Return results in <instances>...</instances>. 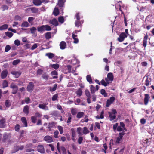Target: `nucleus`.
<instances>
[{
    "label": "nucleus",
    "mask_w": 154,
    "mask_h": 154,
    "mask_svg": "<svg viewBox=\"0 0 154 154\" xmlns=\"http://www.w3.org/2000/svg\"><path fill=\"white\" fill-rule=\"evenodd\" d=\"M117 113V111L116 109H112V112H108L110 120L112 121L116 118V114Z\"/></svg>",
    "instance_id": "nucleus-1"
},
{
    "label": "nucleus",
    "mask_w": 154,
    "mask_h": 154,
    "mask_svg": "<svg viewBox=\"0 0 154 154\" xmlns=\"http://www.w3.org/2000/svg\"><path fill=\"white\" fill-rule=\"evenodd\" d=\"M113 79V76L112 73H109L108 74L107 78L105 79V80L106 82H108V84L109 83V81H112Z\"/></svg>",
    "instance_id": "nucleus-2"
},
{
    "label": "nucleus",
    "mask_w": 154,
    "mask_h": 154,
    "mask_svg": "<svg viewBox=\"0 0 154 154\" xmlns=\"http://www.w3.org/2000/svg\"><path fill=\"white\" fill-rule=\"evenodd\" d=\"M127 35L125 32H122L120 34L119 37L117 40L119 42L123 41L125 38L127 37Z\"/></svg>",
    "instance_id": "nucleus-3"
},
{
    "label": "nucleus",
    "mask_w": 154,
    "mask_h": 154,
    "mask_svg": "<svg viewBox=\"0 0 154 154\" xmlns=\"http://www.w3.org/2000/svg\"><path fill=\"white\" fill-rule=\"evenodd\" d=\"M10 88L13 89L12 93L16 94L18 90V87L14 83H12L10 85Z\"/></svg>",
    "instance_id": "nucleus-4"
},
{
    "label": "nucleus",
    "mask_w": 154,
    "mask_h": 154,
    "mask_svg": "<svg viewBox=\"0 0 154 154\" xmlns=\"http://www.w3.org/2000/svg\"><path fill=\"white\" fill-rule=\"evenodd\" d=\"M34 87V85L32 82H30L27 87V91L30 92H31L33 90Z\"/></svg>",
    "instance_id": "nucleus-5"
},
{
    "label": "nucleus",
    "mask_w": 154,
    "mask_h": 154,
    "mask_svg": "<svg viewBox=\"0 0 154 154\" xmlns=\"http://www.w3.org/2000/svg\"><path fill=\"white\" fill-rule=\"evenodd\" d=\"M71 63L74 65L75 67H78L80 66L79 61L76 59H72L71 61Z\"/></svg>",
    "instance_id": "nucleus-6"
},
{
    "label": "nucleus",
    "mask_w": 154,
    "mask_h": 154,
    "mask_svg": "<svg viewBox=\"0 0 154 154\" xmlns=\"http://www.w3.org/2000/svg\"><path fill=\"white\" fill-rule=\"evenodd\" d=\"M115 99L114 97H111L109 99L107 100L106 102V107H109L110 105L112 104L115 100Z\"/></svg>",
    "instance_id": "nucleus-7"
},
{
    "label": "nucleus",
    "mask_w": 154,
    "mask_h": 154,
    "mask_svg": "<svg viewBox=\"0 0 154 154\" xmlns=\"http://www.w3.org/2000/svg\"><path fill=\"white\" fill-rule=\"evenodd\" d=\"M37 151L41 153H45V148L42 145H39L37 146Z\"/></svg>",
    "instance_id": "nucleus-8"
},
{
    "label": "nucleus",
    "mask_w": 154,
    "mask_h": 154,
    "mask_svg": "<svg viewBox=\"0 0 154 154\" xmlns=\"http://www.w3.org/2000/svg\"><path fill=\"white\" fill-rule=\"evenodd\" d=\"M66 0H58L57 5L59 7L62 8L64 6V4Z\"/></svg>",
    "instance_id": "nucleus-9"
},
{
    "label": "nucleus",
    "mask_w": 154,
    "mask_h": 154,
    "mask_svg": "<svg viewBox=\"0 0 154 154\" xmlns=\"http://www.w3.org/2000/svg\"><path fill=\"white\" fill-rule=\"evenodd\" d=\"M5 120L4 118H2L0 121V128H4L5 127Z\"/></svg>",
    "instance_id": "nucleus-10"
},
{
    "label": "nucleus",
    "mask_w": 154,
    "mask_h": 154,
    "mask_svg": "<svg viewBox=\"0 0 154 154\" xmlns=\"http://www.w3.org/2000/svg\"><path fill=\"white\" fill-rule=\"evenodd\" d=\"M49 23L55 26H58L59 24L57 20L55 18H54L51 20L50 21Z\"/></svg>",
    "instance_id": "nucleus-11"
},
{
    "label": "nucleus",
    "mask_w": 154,
    "mask_h": 154,
    "mask_svg": "<svg viewBox=\"0 0 154 154\" xmlns=\"http://www.w3.org/2000/svg\"><path fill=\"white\" fill-rule=\"evenodd\" d=\"M11 73L14 75L16 78H18L21 74L20 72L15 71H11Z\"/></svg>",
    "instance_id": "nucleus-12"
},
{
    "label": "nucleus",
    "mask_w": 154,
    "mask_h": 154,
    "mask_svg": "<svg viewBox=\"0 0 154 154\" xmlns=\"http://www.w3.org/2000/svg\"><path fill=\"white\" fill-rule=\"evenodd\" d=\"M148 38V35L146 34L144 37L143 41V47H145L146 46L147 40Z\"/></svg>",
    "instance_id": "nucleus-13"
},
{
    "label": "nucleus",
    "mask_w": 154,
    "mask_h": 154,
    "mask_svg": "<svg viewBox=\"0 0 154 154\" xmlns=\"http://www.w3.org/2000/svg\"><path fill=\"white\" fill-rule=\"evenodd\" d=\"M150 97L148 94H145V98L144 99V103L145 105H147L148 103Z\"/></svg>",
    "instance_id": "nucleus-14"
},
{
    "label": "nucleus",
    "mask_w": 154,
    "mask_h": 154,
    "mask_svg": "<svg viewBox=\"0 0 154 154\" xmlns=\"http://www.w3.org/2000/svg\"><path fill=\"white\" fill-rule=\"evenodd\" d=\"M27 10L29 11L31 10L32 13H35L38 12L39 10L38 8L35 7H32L27 9Z\"/></svg>",
    "instance_id": "nucleus-15"
},
{
    "label": "nucleus",
    "mask_w": 154,
    "mask_h": 154,
    "mask_svg": "<svg viewBox=\"0 0 154 154\" xmlns=\"http://www.w3.org/2000/svg\"><path fill=\"white\" fill-rule=\"evenodd\" d=\"M60 49L63 50L65 48L66 44L64 41H61L60 44Z\"/></svg>",
    "instance_id": "nucleus-16"
},
{
    "label": "nucleus",
    "mask_w": 154,
    "mask_h": 154,
    "mask_svg": "<svg viewBox=\"0 0 154 154\" xmlns=\"http://www.w3.org/2000/svg\"><path fill=\"white\" fill-rule=\"evenodd\" d=\"M38 107L39 108L45 110H48V107L46 106V104H40L39 105Z\"/></svg>",
    "instance_id": "nucleus-17"
},
{
    "label": "nucleus",
    "mask_w": 154,
    "mask_h": 154,
    "mask_svg": "<svg viewBox=\"0 0 154 154\" xmlns=\"http://www.w3.org/2000/svg\"><path fill=\"white\" fill-rule=\"evenodd\" d=\"M45 141L49 143L53 141L52 138L49 136H47L45 137L44 138Z\"/></svg>",
    "instance_id": "nucleus-18"
},
{
    "label": "nucleus",
    "mask_w": 154,
    "mask_h": 154,
    "mask_svg": "<svg viewBox=\"0 0 154 154\" xmlns=\"http://www.w3.org/2000/svg\"><path fill=\"white\" fill-rule=\"evenodd\" d=\"M33 3L35 6H40L41 5L42 2L41 0H33Z\"/></svg>",
    "instance_id": "nucleus-19"
},
{
    "label": "nucleus",
    "mask_w": 154,
    "mask_h": 154,
    "mask_svg": "<svg viewBox=\"0 0 154 154\" xmlns=\"http://www.w3.org/2000/svg\"><path fill=\"white\" fill-rule=\"evenodd\" d=\"M59 14V10L57 7H55L54 10L53 14L55 16H57Z\"/></svg>",
    "instance_id": "nucleus-20"
},
{
    "label": "nucleus",
    "mask_w": 154,
    "mask_h": 154,
    "mask_svg": "<svg viewBox=\"0 0 154 154\" xmlns=\"http://www.w3.org/2000/svg\"><path fill=\"white\" fill-rule=\"evenodd\" d=\"M77 35H75L74 34H72V37L73 39H74V41H73V43L75 44H77L79 42V39L77 38Z\"/></svg>",
    "instance_id": "nucleus-21"
},
{
    "label": "nucleus",
    "mask_w": 154,
    "mask_h": 154,
    "mask_svg": "<svg viewBox=\"0 0 154 154\" xmlns=\"http://www.w3.org/2000/svg\"><path fill=\"white\" fill-rule=\"evenodd\" d=\"M8 74V72L6 70L3 71L1 74V77L2 79H4L7 76Z\"/></svg>",
    "instance_id": "nucleus-22"
},
{
    "label": "nucleus",
    "mask_w": 154,
    "mask_h": 154,
    "mask_svg": "<svg viewBox=\"0 0 154 154\" xmlns=\"http://www.w3.org/2000/svg\"><path fill=\"white\" fill-rule=\"evenodd\" d=\"M29 107L28 105L25 106L23 109V112L27 115L29 113Z\"/></svg>",
    "instance_id": "nucleus-23"
},
{
    "label": "nucleus",
    "mask_w": 154,
    "mask_h": 154,
    "mask_svg": "<svg viewBox=\"0 0 154 154\" xmlns=\"http://www.w3.org/2000/svg\"><path fill=\"white\" fill-rule=\"evenodd\" d=\"M37 30L40 32H43L45 31L44 25H42L40 27L37 28Z\"/></svg>",
    "instance_id": "nucleus-24"
},
{
    "label": "nucleus",
    "mask_w": 154,
    "mask_h": 154,
    "mask_svg": "<svg viewBox=\"0 0 154 154\" xmlns=\"http://www.w3.org/2000/svg\"><path fill=\"white\" fill-rule=\"evenodd\" d=\"M45 55L48 57L49 59H52L54 56V54L51 53H47Z\"/></svg>",
    "instance_id": "nucleus-25"
},
{
    "label": "nucleus",
    "mask_w": 154,
    "mask_h": 154,
    "mask_svg": "<svg viewBox=\"0 0 154 154\" xmlns=\"http://www.w3.org/2000/svg\"><path fill=\"white\" fill-rule=\"evenodd\" d=\"M20 149V147L17 146H14V149L12 150L11 152V153H14L18 151Z\"/></svg>",
    "instance_id": "nucleus-26"
},
{
    "label": "nucleus",
    "mask_w": 154,
    "mask_h": 154,
    "mask_svg": "<svg viewBox=\"0 0 154 154\" xmlns=\"http://www.w3.org/2000/svg\"><path fill=\"white\" fill-rule=\"evenodd\" d=\"M29 24L27 21L23 22L21 25V27H27L29 26Z\"/></svg>",
    "instance_id": "nucleus-27"
},
{
    "label": "nucleus",
    "mask_w": 154,
    "mask_h": 154,
    "mask_svg": "<svg viewBox=\"0 0 154 154\" xmlns=\"http://www.w3.org/2000/svg\"><path fill=\"white\" fill-rule=\"evenodd\" d=\"M8 28V25L5 24L0 26V30H3L6 29Z\"/></svg>",
    "instance_id": "nucleus-28"
},
{
    "label": "nucleus",
    "mask_w": 154,
    "mask_h": 154,
    "mask_svg": "<svg viewBox=\"0 0 154 154\" xmlns=\"http://www.w3.org/2000/svg\"><path fill=\"white\" fill-rule=\"evenodd\" d=\"M45 38L47 39H49L51 38V34L50 32H47L45 33Z\"/></svg>",
    "instance_id": "nucleus-29"
},
{
    "label": "nucleus",
    "mask_w": 154,
    "mask_h": 154,
    "mask_svg": "<svg viewBox=\"0 0 154 154\" xmlns=\"http://www.w3.org/2000/svg\"><path fill=\"white\" fill-rule=\"evenodd\" d=\"M151 81V78H149L148 76H146V80L145 85L146 86H148L149 84V82Z\"/></svg>",
    "instance_id": "nucleus-30"
},
{
    "label": "nucleus",
    "mask_w": 154,
    "mask_h": 154,
    "mask_svg": "<svg viewBox=\"0 0 154 154\" xmlns=\"http://www.w3.org/2000/svg\"><path fill=\"white\" fill-rule=\"evenodd\" d=\"M58 21L61 24L63 23L64 21V19L63 16H60L58 18Z\"/></svg>",
    "instance_id": "nucleus-31"
},
{
    "label": "nucleus",
    "mask_w": 154,
    "mask_h": 154,
    "mask_svg": "<svg viewBox=\"0 0 154 154\" xmlns=\"http://www.w3.org/2000/svg\"><path fill=\"white\" fill-rule=\"evenodd\" d=\"M21 120L22 122L24 124L25 126L26 127L27 126V123L26 118L24 117H22L21 119Z\"/></svg>",
    "instance_id": "nucleus-32"
},
{
    "label": "nucleus",
    "mask_w": 154,
    "mask_h": 154,
    "mask_svg": "<svg viewBox=\"0 0 154 154\" xmlns=\"http://www.w3.org/2000/svg\"><path fill=\"white\" fill-rule=\"evenodd\" d=\"M80 20H76L75 22V26L78 27L79 26H81L82 24L81 22L79 21Z\"/></svg>",
    "instance_id": "nucleus-33"
},
{
    "label": "nucleus",
    "mask_w": 154,
    "mask_h": 154,
    "mask_svg": "<svg viewBox=\"0 0 154 154\" xmlns=\"http://www.w3.org/2000/svg\"><path fill=\"white\" fill-rule=\"evenodd\" d=\"M71 112L72 115H75L77 112V109L76 108H72Z\"/></svg>",
    "instance_id": "nucleus-34"
},
{
    "label": "nucleus",
    "mask_w": 154,
    "mask_h": 154,
    "mask_svg": "<svg viewBox=\"0 0 154 154\" xmlns=\"http://www.w3.org/2000/svg\"><path fill=\"white\" fill-rule=\"evenodd\" d=\"M86 79L87 81L89 82L90 83H92V80L90 75H88L87 76Z\"/></svg>",
    "instance_id": "nucleus-35"
},
{
    "label": "nucleus",
    "mask_w": 154,
    "mask_h": 154,
    "mask_svg": "<svg viewBox=\"0 0 154 154\" xmlns=\"http://www.w3.org/2000/svg\"><path fill=\"white\" fill-rule=\"evenodd\" d=\"M5 34L9 38H11L12 36L13 35V33L9 32H5Z\"/></svg>",
    "instance_id": "nucleus-36"
},
{
    "label": "nucleus",
    "mask_w": 154,
    "mask_h": 154,
    "mask_svg": "<svg viewBox=\"0 0 154 154\" xmlns=\"http://www.w3.org/2000/svg\"><path fill=\"white\" fill-rule=\"evenodd\" d=\"M36 28L34 27H33L32 28H30V30L31 33L32 34H34L36 32Z\"/></svg>",
    "instance_id": "nucleus-37"
},
{
    "label": "nucleus",
    "mask_w": 154,
    "mask_h": 154,
    "mask_svg": "<svg viewBox=\"0 0 154 154\" xmlns=\"http://www.w3.org/2000/svg\"><path fill=\"white\" fill-rule=\"evenodd\" d=\"M84 113L83 112H80L78 113L76 117L78 118H81L84 115Z\"/></svg>",
    "instance_id": "nucleus-38"
},
{
    "label": "nucleus",
    "mask_w": 154,
    "mask_h": 154,
    "mask_svg": "<svg viewBox=\"0 0 154 154\" xmlns=\"http://www.w3.org/2000/svg\"><path fill=\"white\" fill-rule=\"evenodd\" d=\"M8 136L6 134H3V137L2 139V141L3 142H5L6 140L8 139Z\"/></svg>",
    "instance_id": "nucleus-39"
},
{
    "label": "nucleus",
    "mask_w": 154,
    "mask_h": 154,
    "mask_svg": "<svg viewBox=\"0 0 154 154\" xmlns=\"http://www.w3.org/2000/svg\"><path fill=\"white\" fill-rule=\"evenodd\" d=\"M44 26L45 30L49 31L51 30V28L49 26L46 25H44Z\"/></svg>",
    "instance_id": "nucleus-40"
},
{
    "label": "nucleus",
    "mask_w": 154,
    "mask_h": 154,
    "mask_svg": "<svg viewBox=\"0 0 154 154\" xmlns=\"http://www.w3.org/2000/svg\"><path fill=\"white\" fill-rule=\"evenodd\" d=\"M104 114V112L103 111H102L101 112L100 116H96V119H103L104 118V116L103 115Z\"/></svg>",
    "instance_id": "nucleus-41"
},
{
    "label": "nucleus",
    "mask_w": 154,
    "mask_h": 154,
    "mask_svg": "<svg viewBox=\"0 0 154 154\" xmlns=\"http://www.w3.org/2000/svg\"><path fill=\"white\" fill-rule=\"evenodd\" d=\"M68 116L69 117L68 118V119L67 121V122L68 124H69L71 122V119H72L71 115L70 113H69Z\"/></svg>",
    "instance_id": "nucleus-42"
},
{
    "label": "nucleus",
    "mask_w": 154,
    "mask_h": 154,
    "mask_svg": "<svg viewBox=\"0 0 154 154\" xmlns=\"http://www.w3.org/2000/svg\"><path fill=\"white\" fill-rule=\"evenodd\" d=\"M90 88L91 93L92 94L94 93L95 91L94 87L92 85H91V86Z\"/></svg>",
    "instance_id": "nucleus-43"
},
{
    "label": "nucleus",
    "mask_w": 154,
    "mask_h": 154,
    "mask_svg": "<svg viewBox=\"0 0 154 154\" xmlns=\"http://www.w3.org/2000/svg\"><path fill=\"white\" fill-rule=\"evenodd\" d=\"M82 93V92L81 89L79 88L76 92V94L79 95V96H80Z\"/></svg>",
    "instance_id": "nucleus-44"
},
{
    "label": "nucleus",
    "mask_w": 154,
    "mask_h": 154,
    "mask_svg": "<svg viewBox=\"0 0 154 154\" xmlns=\"http://www.w3.org/2000/svg\"><path fill=\"white\" fill-rule=\"evenodd\" d=\"M101 94L103 95L105 97H106L107 96V94L106 92L105 91L104 89H102L100 91Z\"/></svg>",
    "instance_id": "nucleus-45"
},
{
    "label": "nucleus",
    "mask_w": 154,
    "mask_h": 154,
    "mask_svg": "<svg viewBox=\"0 0 154 154\" xmlns=\"http://www.w3.org/2000/svg\"><path fill=\"white\" fill-rule=\"evenodd\" d=\"M122 64V62L120 60H118L116 61L115 64L118 66H120Z\"/></svg>",
    "instance_id": "nucleus-46"
},
{
    "label": "nucleus",
    "mask_w": 154,
    "mask_h": 154,
    "mask_svg": "<svg viewBox=\"0 0 154 154\" xmlns=\"http://www.w3.org/2000/svg\"><path fill=\"white\" fill-rule=\"evenodd\" d=\"M20 61L19 59H17L14 60L12 63V64L14 65H16Z\"/></svg>",
    "instance_id": "nucleus-47"
},
{
    "label": "nucleus",
    "mask_w": 154,
    "mask_h": 154,
    "mask_svg": "<svg viewBox=\"0 0 154 154\" xmlns=\"http://www.w3.org/2000/svg\"><path fill=\"white\" fill-rule=\"evenodd\" d=\"M83 128V133L84 134H86L89 132V131L87 129V128L86 127H84Z\"/></svg>",
    "instance_id": "nucleus-48"
},
{
    "label": "nucleus",
    "mask_w": 154,
    "mask_h": 154,
    "mask_svg": "<svg viewBox=\"0 0 154 154\" xmlns=\"http://www.w3.org/2000/svg\"><path fill=\"white\" fill-rule=\"evenodd\" d=\"M100 83H101L102 85H104V86H106L108 84V82H106L105 80L103 79L101 81Z\"/></svg>",
    "instance_id": "nucleus-49"
},
{
    "label": "nucleus",
    "mask_w": 154,
    "mask_h": 154,
    "mask_svg": "<svg viewBox=\"0 0 154 154\" xmlns=\"http://www.w3.org/2000/svg\"><path fill=\"white\" fill-rule=\"evenodd\" d=\"M11 48V47L9 45H7L5 47V52H8L10 50Z\"/></svg>",
    "instance_id": "nucleus-50"
},
{
    "label": "nucleus",
    "mask_w": 154,
    "mask_h": 154,
    "mask_svg": "<svg viewBox=\"0 0 154 154\" xmlns=\"http://www.w3.org/2000/svg\"><path fill=\"white\" fill-rule=\"evenodd\" d=\"M85 93L87 97H91L90 93L88 90H86L85 91Z\"/></svg>",
    "instance_id": "nucleus-51"
},
{
    "label": "nucleus",
    "mask_w": 154,
    "mask_h": 154,
    "mask_svg": "<svg viewBox=\"0 0 154 154\" xmlns=\"http://www.w3.org/2000/svg\"><path fill=\"white\" fill-rule=\"evenodd\" d=\"M57 85L56 84H55L54 85V87H53L52 88H50V90L51 91H55L57 88Z\"/></svg>",
    "instance_id": "nucleus-52"
},
{
    "label": "nucleus",
    "mask_w": 154,
    "mask_h": 154,
    "mask_svg": "<svg viewBox=\"0 0 154 154\" xmlns=\"http://www.w3.org/2000/svg\"><path fill=\"white\" fill-rule=\"evenodd\" d=\"M31 120L32 122L35 123L36 122V118L35 116H32L31 117Z\"/></svg>",
    "instance_id": "nucleus-53"
},
{
    "label": "nucleus",
    "mask_w": 154,
    "mask_h": 154,
    "mask_svg": "<svg viewBox=\"0 0 154 154\" xmlns=\"http://www.w3.org/2000/svg\"><path fill=\"white\" fill-rule=\"evenodd\" d=\"M3 86L4 88L7 87L8 86V82L6 80H4L3 83Z\"/></svg>",
    "instance_id": "nucleus-54"
},
{
    "label": "nucleus",
    "mask_w": 154,
    "mask_h": 154,
    "mask_svg": "<svg viewBox=\"0 0 154 154\" xmlns=\"http://www.w3.org/2000/svg\"><path fill=\"white\" fill-rule=\"evenodd\" d=\"M58 96V95L57 94L54 95L52 97V100L54 101L57 100Z\"/></svg>",
    "instance_id": "nucleus-55"
},
{
    "label": "nucleus",
    "mask_w": 154,
    "mask_h": 154,
    "mask_svg": "<svg viewBox=\"0 0 154 154\" xmlns=\"http://www.w3.org/2000/svg\"><path fill=\"white\" fill-rule=\"evenodd\" d=\"M58 128L60 132V134H62L63 133V127L61 126H58Z\"/></svg>",
    "instance_id": "nucleus-56"
},
{
    "label": "nucleus",
    "mask_w": 154,
    "mask_h": 154,
    "mask_svg": "<svg viewBox=\"0 0 154 154\" xmlns=\"http://www.w3.org/2000/svg\"><path fill=\"white\" fill-rule=\"evenodd\" d=\"M5 105L6 107H9L11 105L10 102L8 100H6L5 102Z\"/></svg>",
    "instance_id": "nucleus-57"
},
{
    "label": "nucleus",
    "mask_w": 154,
    "mask_h": 154,
    "mask_svg": "<svg viewBox=\"0 0 154 154\" xmlns=\"http://www.w3.org/2000/svg\"><path fill=\"white\" fill-rule=\"evenodd\" d=\"M61 149L63 152V153L64 154H66V150L65 149V148L63 147V146H61L60 147Z\"/></svg>",
    "instance_id": "nucleus-58"
},
{
    "label": "nucleus",
    "mask_w": 154,
    "mask_h": 154,
    "mask_svg": "<svg viewBox=\"0 0 154 154\" xmlns=\"http://www.w3.org/2000/svg\"><path fill=\"white\" fill-rule=\"evenodd\" d=\"M35 18L32 17H29L28 20V21L30 23H31V22L34 20Z\"/></svg>",
    "instance_id": "nucleus-59"
},
{
    "label": "nucleus",
    "mask_w": 154,
    "mask_h": 154,
    "mask_svg": "<svg viewBox=\"0 0 154 154\" xmlns=\"http://www.w3.org/2000/svg\"><path fill=\"white\" fill-rule=\"evenodd\" d=\"M71 130L72 131V137H74L75 135V131L73 128H72Z\"/></svg>",
    "instance_id": "nucleus-60"
},
{
    "label": "nucleus",
    "mask_w": 154,
    "mask_h": 154,
    "mask_svg": "<svg viewBox=\"0 0 154 154\" xmlns=\"http://www.w3.org/2000/svg\"><path fill=\"white\" fill-rule=\"evenodd\" d=\"M14 44L17 46H19L20 45V41L18 40H16L14 42Z\"/></svg>",
    "instance_id": "nucleus-61"
},
{
    "label": "nucleus",
    "mask_w": 154,
    "mask_h": 154,
    "mask_svg": "<svg viewBox=\"0 0 154 154\" xmlns=\"http://www.w3.org/2000/svg\"><path fill=\"white\" fill-rule=\"evenodd\" d=\"M82 131V128L80 127L77 128V131L78 134H81V131Z\"/></svg>",
    "instance_id": "nucleus-62"
},
{
    "label": "nucleus",
    "mask_w": 154,
    "mask_h": 154,
    "mask_svg": "<svg viewBox=\"0 0 154 154\" xmlns=\"http://www.w3.org/2000/svg\"><path fill=\"white\" fill-rule=\"evenodd\" d=\"M30 100L29 97H26L25 98V101L26 103L28 104L30 103Z\"/></svg>",
    "instance_id": "nucleus-63"
},
{
    "label": "nucleus",
    "mask_w": 154,
    "mask_h": 154,
    "mask_svg": "<svg viewBox=\"0 0 154 154\" xmlns=\"http://www.w3.org/2000/svg\"><path fill=\"white\" fill-rule=\"evenodd\" d=\"M59 134L58 131L57 130L55 131L54 133V137L57 138L58 137V135Z\"/></svg>",
    "instance_id": "nucleus-64"
}]
</instances>
